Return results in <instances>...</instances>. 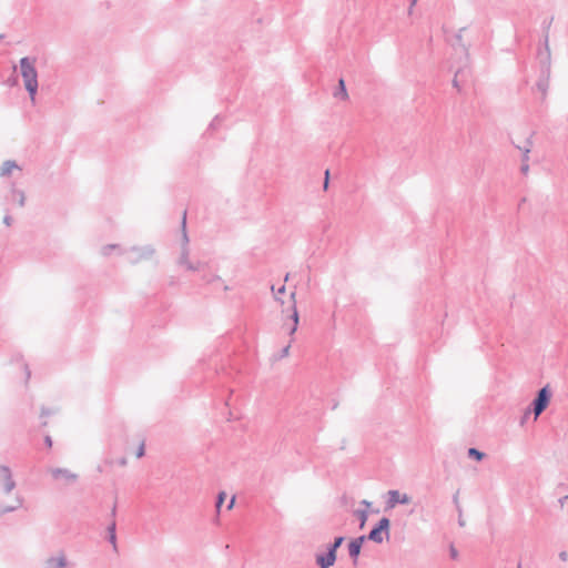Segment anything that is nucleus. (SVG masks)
Listing matches in <instances>:
<instances>
[{"label":"nucleus","mask_w":568,"mask_h":568,"mask_svg":"<svg viewBox=\"0 0 568 568\" xmlns=\"http://www.w3.org/2000/svg\"><path fill=\"white\" fill-rule=\"evenodd\" d=\"M538 59L540 63V78L536 84L538 91L541 92L542 98L545 99L548 88H549V78H550V50L548 45V37H545V49L539 50Z\"/></svg>","instance_id":"nucleus-1"},{"label":"nucleus","mask_w":568,"mask_h":568,"mask_svg":"<svg viewBox=\"0 0 568 568\" xmlns=\"http://www.w3.org/2000/svg\"><path fill=\"white\" fill-rule=\"evenodd\" d=\"M20 68L26 89L30 93L31 100L34 101V95L38 89L37 70L34 68V61H30L28 58H22L20 60Z\"/></svg>","instance_id":"nucleus-2"},{"label":"nucleus","mask_w":568,"mask_h":568,"mask_svg":"<svg viewBox=\"0 0 568 568\" xmlns=\"http://www.w3.org/2000/svg\"><path fill=\"white\" fill-rule=\"evenodd\" d=\"M389 526L390 520L387 517H383L378 520V523L371 529L366 539L374 541L376 544H382L384 538H389Z\"/></svg>","instance_id":"nucleus-3"},{"label":"nucleus","mask_w":568,"mask_h":568,"mask_svg":"<svg viewBox=\"0 0 568 568\" xmlns=\"http://www.w3.org/2000/svg\"><path fill=\"white\" fill-rule=\"evenodd\" d=\"M550 398L551 393L548 386H545L538 390L537 396L529 406L535 415V419H537L542 414V412L548 407Z\"/></svg>","instance_id":"nucleus-4"},{"label":"nucleus","mask_w":568,"mask_h":568,"mask_svg":"<svg viewBox=\"0 0 568 568\" xmlns=\"http://www.w3.org/2000/svg\"><path fill=\"white\" fill-rule=\"evenodd\" d=\"M287 311L291 312L287 315L288 320L293 321V326L290 328V335H293L297 329L300 321L298 312L296 310L295 291L290 293V304L287 306Z\"/></svg>","instance_id":"nucleus-5"},{"label":"nucleus","mask_w":568,"mask_h":568,"mask_svg":"<svg viewBox=\"0 0 568 568\" xmlns=\"http://www.w3.org/2000/svg\"><path fill=\"white\" fill-rule=\"evenodd\" d=\"M366 540V536L365 535H362L359 537H356L354 539H352L349 542H348V555L349 557L353 559V562L354 565L357 564V559H358V556L361 554V549H362V546L363 544L365 542Z\"/></svg>","instance_id":"nucleus-6"},{"label":"nucleus","mask_w":568,"mask_h":568,"mask_svg":"<svg viewBox=\"0 0 568 568\" xmlns=\"http://www.w3.org/2000/svg\"><path fill=\"white\" fill-rule=\"evenodd\" d=\"M410 503V497L407 494H400L398 490L388 491L387 507L394 508L397 504L407 505Z\"/></svg>","instance_id":"nucleus-7"},{"label":"nucleus","mask_w":568,"mask_h":568,"mask_svg":"<svg viewBox=\"0 0 568 568\" xmlns=\"http://www.w3.org/2000/svg\"><path fill=\"white\" fill-rule=\"evenodd\" d=\"M315 560L320 568H329L336 561V552L333 549H327L325 554L316 555Z\"/></svg>","instance_id":"nucleus-8"},{"label":"nucleus","mask_w":568,"mask_h":568,"mask_svg":"<svg viewBox=\"0 0 568 568\" xmlns=\"http://www.w3.org/2000/svg\"><path fill=\"white\" fill-rule=\"evenodd\" d=\"M0 484L6 490H11L14 483L11 479V473L8 467L0 466Z\"/></svg>","instance_id":"nucleus-9"},{"label":"nucleus","mask_w":568,"mask_h":568,"mask_svg":"<svg viewBox=\"0 0 568 568\" xmlns=\"http://www.w3.org/2000/svg\"><path fill=\"white\" fill-rule=\"evenodd\" d=\"M333 94H334L335 98L341 99V100H347L348 99V93H347V90H346V85H345L344 79H339L338 80V85L335 89Z\"/></svg>","instance_id":"nucleus-10"},{"label":"nucleus","mask_w":568,"mask_h":568,"mask_svg":"<svg viewBox=\"0 0 568 568\" xmlns=\"http://www.w3.org/2000/svg\"><path fill=\"white\" fill-rule=\"evenodd\" d=\"M531 146H532L531 136H529L526 140L525 145H516V148L523 152V162H528Z\"/></svg>","instance_id":"nucleus-11"},{"label":"nucleus","mask_w":568,"mask_h":568,"mask_svg":"<svg viewBox=\"0 0 568 568\" xmlns=\"http://www.w3.org/2000/svg\"><path fill=\"white\" fill-rule=\"evenodd\" d=\"M467 455H468L469 458H473V459H475L477 462L483 460L485 458V456H486L485 453L478 450L475 447L468 448Z\"/></svg>","instance_id":"nucleus-12"},{"label":"nucleus","mask_w":568,"mask_h":568,"mask_svg":"<svg viewBox=\"0 0 568 568\" xmlns=\"http://www.w3.org/2000/svg\"><path fill=\"white\" fill-rule=\"evenodd\" d=\"M53 476L55 478H65L67 480H74L77 478L75 474H71L68 470H62V469L54 470Z\"/></svg>","instance_id":"nucleus-13"},{"label":"nucleus","mask_w":568,"mask_h":568,"mask_svg":"<svg viewBox=\"0 0 568 568\" xmlns=\"http://www.w3.org/2000/svg\"><path fill=\"white\" fill-rule=\"evenodd\" d=\"M272 293L274 295V298L280 302L282 305H284V301L281 298V295L285 294L286 287L285 285L280 286L277 290H275V286H271Z\"/></svg>","instance_id":"nucleus-14"},{"label":"nucleus","mask_w":568,"mask_h":568,"mask_svg":"<svg viewBox=\"0 0 568 568\" xmlns=\"http://www.w3.org/2000/svg\"><path fill=\"white\" fill-rule=\"evenodd\" d=\"M17 164L14 162H11V161H8L6 162L1 169H0V175L4 176V175H9L12 170L17 169Z\"/></svg>","instance_id":"nucleus-15"},{"label":"nucleus","mask_w":568,"mask_h":568,"mask_svg":"<svg viewBox=\"0 0 568 568\" xmlns=\"http://www.w3.org/2000/svg\"><path fill=\"white\" fill-rule=\"evenodd\" d=\"M354 516L359 520V527L363 528L368 517L366 509H356Z\"/></svg>","instance_id":"nucleus-16"},{"label":"nucleus","mask_w":568,"mask_h":568,"mask_svg":"<svg viewBox=\"0 0 568 568\" xmlns=\"http://www.w3.org/2000/svg\"><path fill=\"white\" fill-rule=\"evenodd\" d=\"M345 538L343 536H337L334 538V541L328 545L327 549H333L334 552H337V549L342 546Z\"/></svg>","instance_id":"nucleus-17"},{"label":"nucleus","mask_w":568,"mask_h":568,"mask_svg":"<svg viewBox=\"0 0 568 568\" xmlns=\"http://www.w3.org/2000/svg\"><path fill=\"white\" fill-rule=\"evenodd\" d=\"M49 565L51 568H62L65 566L64 557L60 556L55 559H50Z\"/></svg>","instance_id":"nucleus-18"},{"label":"nucleus","mask_w":568,"mask_h":568,"mask_svg":"<svg viewBox=\"0 0 568 568\" xmlns=\"http://www.w3.org/2000/svg\"><path fill=\"white\" fill-rule=\"evenodd\" d=\"M454 503L456 504V506H457V510H458V513H459V517H458V525H459L460 527H464V526H465V520L463 519V516H462V508H460V506L458 505V497H457V495H455V496H454Z\"/></svg>","instance_id":"nucleus-19"},{"label":"nucleus","mask_w":568,"mask_h":568,"mask_svg":"<svg viewBox=\"0 0 568 568\" xmlns=\"http://www.w3.org/2000/svg\"><path fill=\"white\" fill-rule=\"evenodd\" d=\"M226 493L225 491H221L217 496V501H216V510L217 513L221 511V507H222V504H224V500L226 498Z\"/></svg>","instance_id":"nucleus-20"},{"label":"nucleus","mask_w":568,"mask_h":568,"mask_svg":"<svg viewBox=\"0 0 568 568\" xmlns=\"http://www.w3.org/2000/svg\"><path fill=\"white\" fill-rule=\"evenodd\" d=\"M464 74V70L463 69H458L455 73V78L453 80V85L455 88H457L458 90L460 89V85H459V77H462Z\"/></svg>","instance_id":"nucleus-21"},{"label":"nucleus","mask_w":568,"mask_h":568,"mask_svg":"<svg viewBox=\"0 0 568 568\" xmlns=\"http://www.w3.org/2000/svg\"><path fill=\"white\" fill-rule=\"evenodd\" d=\"M463 30L464 29H460L459 32L455 36V38H456V42H457L458 47L460 48L462 52L467 54L466 48L462 43V32H463Z\"/></svg>","instance_id":"nucleus-22"},{"label":"nucleus","mask_w":568,"mask_h":568,"mask_svg":"<svg viewBox=\"0 0 568 568\" xmlns=\"http://www.w3.org/2000/svg\"><path fill=\"white\" fill-rule=\"evenodd\" d=\"M135 457L140 458L144 455V440H140L138 444V448L134 453Z\"/></svg>","instance_id":"nucleus-23"},{"label":"nucleus","mask_w":568,"mask_h":568,"mask_svg":"<svg viewBox=\"0 0 568 568\" xmlns=\"http://www.w3.org/2000/svg\"><path fill=\"white\" fill-rule=\"evenodd\" d=\"M290 348H291V345H286L285 347H283L280 352V354L276 356V359H281V358H284L286 356H288L290 354Z\"/></svg>","instance_id":"nucleus-24"},{"label":"nucleus","mask_w":568,"mask_h":568,"mask_svg":"<svg viewBox=\"0 0 568 568\" xmlns=\"http://www.w3.org/2000/svg\"><path fill=\"white\" fill-rule=\"evenodd\" d=\"M532 413L531 408L530 407H527L525 413H524V416L521 417V420H520V424L523 425L526 419L528 418V416Z\"/></svg>","instance_id":"nucleus-25"},{"label":"nucleus","mask_w":568,"mask_h":568,"mask_svg":"<svg viewBox=\"0 0 568 568\" xmlns=\"http://www.w3.org/2000/svg\"><path fill=\"white\" fill-rule=\"evenodd\" d=\"M328 184H329V171H328V170H326V171H325L324 185H323L324 190H327V189H328Z\"/></svg>","instance_id":"nucleus-26"},{"label":"nucleus","mask_w":568,"mask_h":568,"mask_svg":"<svg viewBox=\"0 0 568 568\" xmlns=\"http://www.w3.org/2000/svg\"><path fill=\"white\" fill-rule=\"evenodd\" d=\"M528 171H529L528 162H523V164L520 166V172L526 175L528 173Z\"/></svg>","instance_id":"nucleus-27"},{"label":"nucleus","mask_w":568,"mask_h":568,"mask_svg":"<svg viewBox=\"0 0 568 568\" xmlns=\"http://www.w3.org/2000/svg\"><path fill=\"white\" fill-rule=\"evenodd\" d=\"M449 554L453 559H456L458 557V551L454 546H450Z\"/></svg>","instance_id":"nucleus-28"},{"label":"nucleus","mask_w":568,"mask_h":568,"mask_svg":"<svg viewBox=\"0 0 568 568\" xmlns=\"http://www.w3.org/2000/svg\"><path fill=\"white\" fill-rule=\"evenodd\" d=\"M559 559H560L561 561H567V559H568V552H567V551H565V550L560 551V552H559Z\"/></svg>","instance_id":"nucleus-29"},{"label":"nucleus","mask_w":568,"mask_h":568,"mask_svg":"<svg viewBox=\"0 0 568 568\" xmlns=\"http://www.w3.org/2000/svg\"><path fill=\"white\" fill-rule=\"evenodd\" d=\"M234 501H235V496H232V497H231V499H230V503H229V505H227V509H229V510L233 508V506H234Z\"/></svg>","instance_id":"nucleus-30"},{"label":"nucleus","mask_w":568,"mask_h":568,"mask_svg":"<svg viewBox=\"0 0 568 568\" xmlns=\"http://www.w3.org/2000/svg\"><path fill=\"white\" fill-rule=\"evenodd\" d=\"M416 2H417V0H412V2H410V7H409V9H408V13H409V14H412V12H413V7L416 4Z\"/></svg>","instance_id":"nucleus-31"},{"label":"nucleus","mask_w":568,"mask_h":568,"mask_svg":"<svg viewBox=\"0 0 568 568\" xmlns=\"http://www.w3.org/2000/svg\"><path fill=\"white\" fill-rule=\"evenodd\" d=\"M45 444L49 448L52 446V440L49 436L45 437Z\"/></svg>","instance_id":"nucleus-32"},{"label":"nucleus","mask_w":568,"mask_h":568,"mask_svg":"<svg viewBox=\"0 0 568 568\" xmlns=\"http://www.w3.org/2000/svg\"><path fill=\"white\" fill-rule=\"evenodd\" d=\"M111 541H112L113 544H114V541H115L114 526H112Z\"/></svg>","instance_id":"nucleus-33"},{"label":"nucleus","mask_w":568,"mask_h":568,"mask_svg":"<svg viewBox=\"0 0 568 568\" xmlns=\"http://www.w3.org/2000/svg\"><path fill=\"white\" fill-rule=\"evenodd\" d=\"M362 504H363V505H365L366 507H369V506H371V503H369V501H367V500H363V501H362Z\"/></svg>","instance_id":"nucleus-34"},{"label":"nucleus","mask_w":568,"mask_h":568,"mask_svg":"<svg viewBox=\"0 0 568 568\" xmlns=\"http://www.w3.org/2000/svg\"><path fill=\"white\" fill-rule=\"evenodd\" d=\"M567 499H568V496H565L564 498L560 499V503L564 504V503H566Z\"/></svg>","instance_id":"nucleus-35"},{"label":"nucleus","mask_w":568,"mask_h":568,"mask_svg":"<svg viewBox=\"0 0 568 568\" xmlns=\"http://www.w3.org/2000/svg\"><path fill=\"white\" fill-rule=\"evenodd\" d=\"M288 276H290V274L287 273V274L285 275V278H284V281H285V282H286V281H288Z\"/></svg>","instance_id":"nucleus-36"},{"label":"nucleus","mask_w":568,"mask_h":568,"mask_svg":"<svg viewBox=\"0 0 568 568\" xmlns=\"http://www.w3.org/2000/svg\"><path fill=\"white\" fill-rule=\"evenodd\" d=\"M518 568H520V567H518Z\"/></svg>","instance_id":"nucleus-37"}]
</instances>
